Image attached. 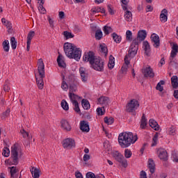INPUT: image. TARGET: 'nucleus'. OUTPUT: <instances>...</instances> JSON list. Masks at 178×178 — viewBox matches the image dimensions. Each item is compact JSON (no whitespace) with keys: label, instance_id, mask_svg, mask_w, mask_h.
Returning <instances> with one entry per match:
<instances>
[{"label":"nucleus","instance_id":"f257e3e1","mask_svg":"<svg viewBox=\"0 0 178 178\" xmlns=\"http://www.w3.org/2000/svg\"><path fill=\"white\" fill-rule=\"evenodd\" d=\"M137 140H138L137 134L134 135L131 132H122L118 136V143L122 148H128L131 144H134Z\"/></svg>","mask_w":178,"mask_h":178},{"label":"nucleus","instance_id":"f03ea898","mask_svg":"<svg viewBox=\"0 0 178 178\" xmlns=\"http://www.w3.org/2000/svg\"><path fill=\"white\" fill-rule=\"evenodd\" d=\"M147 38V32L144 30L138 32L137 38L134 39L129 49V56L134 58L138 51V44L143 42Z\"/></svg>","mask_w":178,"mask_h":178},{"label":"nucleus","instance_id":"7ed1b4c3","mask_svg":"<svg viewBox=\"0 0 178 178\" xmlns=\"http://www.w3.org/2000/svg\"><path fill=\"white\" fill-rule=\"evenodd\" d=\"M63 48L65 55L70 59L79 60L81 58V50H80V48L76 47L74 44L69 42L65 43Z\"/></svg>","mask_w":178,"mask_h":178},{"label":"nucleus","instance_id":"20e7f679","mask_svg":"<svg viewBox=\"0 0 178 178\" xmlns=\"http://www.w3.org/2000/svg\"><path fill=\"white\" fill-rule=\"evenodd\" d=\"M38 70L40 77H35L36 82L39 90H42L44 88V77H45V65H44V61L42 58L39 59L38 61Z\"/></svg>","mask_w":178,"mask_h":178},{"label":"nucleus","instance_id":"39448f33","mask_svg":"<svg viewBox=\"0 0 178 178\" xmlns=\"http://www.w3.org/2000/svg\"><path fill=\"white\" fill-rule=\"evenodd\" d=\"M140 106V103L136 99H132L129 101V102L127 103L126 106V111L127 112H136L137 109H138V107Z\"/></svg>","mask_w":178,"mask_h":178},{"label":"nucleus","instance_id":"423d86ee","mask_svg":"<svg viewBox=\"0 0 178 178\" xmlns=\"http://www.w3.org/2000/svg\"><path fill=\"white\" fill-rule=\"evenodd\" d=\"M90 65L95 70L104 72V60L101 59V57L96 58Z\"/></svg>","mask_w":178,"mask_h":178},{"label":"nucleus","instance_id":"0eeeda50","mask_svg":"<svg viewBox=\"0 0 178 178\" xmlns=\"http://www.w3.org/2000/svg\"><path fill=\"white\" fill-rule=\"evenodd\" d=\"M113 158H115L117 162H119V163H121L123 168H127L128 166L127 159H124V156L122 154L119 153V152H114L113 153Z\"/></svg>","mask_w":178,"mask_h":178},{"label":"nucleus","instance_id":"6e6552de","mask_svg":"<svg viewBox=\"0 0 178 178\" xmlns=\"http://www.w3.org/2000/svg\"><path fill=\"white\" fill-rule=\"evenodd\" d=\"M63 147L65 149H72V148H76V141L72 138H67L63 141Z\"/></svg>","mask_w":178,"mask_h":178},{"label":"nucleus","instance_id":"1a4fd4ad","mask_svg":"<svg viewBox=\"0 0 178 178\" xmlns=\"http://www.w3.org/2000/svg\"><path fill=\"white\" fill-rule=\"evenodd\" d=\"M97 58V57L95 56L94 52L88 51V53L84 54L83 59L84 62H89L90 65H91V63H94V61Z\"/></svg>","mask_w":178,"mask_h":178},{"label":"nucleus","instance_id":"9d476101","mask_svg":"<svg viewBox=\"0 0 178 178\" xmlns=\"http://www.w3.org/2000/svg\"><path fill=\"white\" fill-rule=\"evenodd\" d=\"M11 158L13 165L19 163V149L16 146H14L11 150Z\"/></svg>","mask_w":178,"mask_h":178},{"label":"nucleus","instance_id":"9b49d317","mask_svg":"<svg viewBox=\"0 0 178 178\" xmlns=\"http://www.w3.org/2000/svg\"><path fill=\"white\" fill-rule=\"evenodd\" d=\"M177 52H178V45L177 44H174L172 47V51H171L170 57L169 65H170L171 66H173L175 63H176L173 60V58H175L176 55H177Z\"/></svg>","mask_w":178,"mask_h":178},{"label":"nucleus","instance_id":"f8f14e48","mask_svg":"<svg viewBox=\"0 0 178 178\" xmlns=\"http://www.w3.org/2000/svg\"><path fill=\"white\" fill-rule=\"evenodd\" d=\"M152 43L153 44V47L154 48H158L159 47H161V40L159 39V35L156 33H153L151 35L150 37Z\"/></svg>","mask_w":178,"mask_h":178},{"label":"nucleus","instance_id":"ddd939ff","mask_svg":"<svg viewBox=\"0 0 178 178\" xmlns=\"http://www.w3.org/2000/svg\"><path fill=\"white\" fill-rule=\"evenodd\" d=\"M130 58H134V57L129 56V51H128V54L124 56L125 65H124L121 68V70L123 74H126V73H127V69H129V65H130Z\"/></svg>","mask_w":178,"mask_h":178},{"label":"nucleus","instance_id":"4468645a","mask_svg":"<svg viewBox=\"0 0 178 178\" xmlns=\"http://www.w3.org/2000/svg\"><path fill=\"white\" fill-rule=\"evenodd\" d=\"M145 77H150L151 79L155 77V73L151 67H147L143 70Z\"/></svg>","mask_w":178,"mask_h":178},{"label":"nucleus","instance_id":"2eb2a0df","mask_svg":"<svg viewBox=\"0 0 178 178\" xmlns=\"http://www.w3.org/2000/svg\"><path fill=\"white\" fill-rule=\"evenodd\" d=\"M143 51H145V55H147V56H149V55H151V45H149V42L145 40L143 42Z\"/></svg>","mask_w":178,"mask_h":178},{"label":"nucleus","instance_id":"dca6fc26","mask_svg":"<svg viewBox=\"0 0 178 178\" xmlns=\"http://www.w3.org/2000/svg\"><path fill=\"white\" fill-rule=\"evenodd\" d=\"M79 73L81 74V79L83 83H87L88 80V74L86 72V68L81 67L79 68Z\"/></svg>","mask_w":178,"mask_h":178},{"label":"nucleus","instance_id":"f3484780","mask_svg":"<svg viewBox=\"0 0 178 178\" xmlns=\"http://www.w3.org/2000/svg\"><path fill=\"white\" fill-rule=\"evenodd\" d=\"M61 129L65 131H70L72 130V126L69 124V122L66 120H62L60 121Z\"/></svg>","mask_w":178,"mask_h":178},{"label":"nucleus","instance_id":"a211bd4d","mask_svg":"<svg viewBox=\"0 0 178 178\" xmlns=\"http://www.w3.org/2000/svg\"><path fill=\"white\" fill-rule=\"evenodd\" d=\"M80 129L82 131H85L86 133H88L90 131V124H88V122L87 121H81L80 122Z\"/></svg>","mask_w":178,"mask_h":178},{"label":"nucleus","instance_id":"6ab92c4d","mask_svg":"<svg viewBox=\"0 0 178 178\" xmlns=\"http://www.w3.org/2000/svg\"><path fill=\"white\" fill-rule=\"evenodd\" d=\"M110 102L109 97H101L97 99V104L99 105H104V106H106L108 105Z\"/></svg>","mask_w":178,"mask_h":178},{"label":"nucleus","instance_id":"aec40b11","mask_svg":"<svg viewBox=\"0 0 178 178\" xmlns=\"http://www.w3.org/2000/svg\"><path fill=\"white\" fill-rule=\"evenodd\" d=\"M160 20L162 23H166V22H168V10H166V8L161 10L160 14Z\"/></svg>","mask_w":178,"mask_h":178},{"label":"nucleus","instance_id":"412c9836","mask_svg":"<svg viewBox=\"0 0 178 178\" xmlns=\"http://www.w3.org/2000/svg\"><path fill=\"white\" fill-rule=\"evenodd\" d=\"M8 169H10V173L12 178H17V176H19V169H17L16 167H9Z\"/></svg>","mask_w":178,"mask_h":178},{"label":"nucleus","instance_id":"4be33fe9","mask_svg":"<svg viewBox=\"0 0 178 178\" xmlns=\"http://www.w3.org/2000/svg\"><path fill=\"white\" fill-rule=\"evenodd\" d=\"M159 158L161 161H168V152L165 149H160L159 151Z\"/></svg>","mask_w":178,"mask_h":178},{"label":"nucleus","instance_id":"5701e85b","mask_svg":"<svg viewBox=\"0 0 178 178\" xmlns=\"http://www.w3.org/2000/svg\"><path fill=\"white\" fill-rule=\"evenodd\" d=\"M148 168L149 169V172L152 175L155 173V163L152 159H149L148 161Z\"/></svg>","mask_w":178,"mask_h":178},{"label":"nucleus","instance_id":"b1692460","mask_svg":"<svg viewBox=\"0 0 178 178\" xmlns=\"http://www.w3.org/2000/svg\"><path fill=\"white\" fill-rule=\"evenodd\" d=\"M31 173L33 178H39L40 177V169L37 168L33 167L32 169H31Z\"/></svg>","mask_w":178,"mask_h":178},{"label":"nucleus","instance_id":"393cba45","mask_svg":"<svg viewBox=\"0 0 178 178\" xmlns=\"http://www.w3.org/2000/svg\"><path fill=\"white\" fill-rule=\"evenodd\" d=\"M149 124L152 129H154V130H159V127H158V122L155 121L154 119H150L149 121Z\"/></svg>","mask_w":178,"mask_h":178},{"label":"nucleus","instance_id":"a878e982","mask_svg":"<svg viewBox=\"0 0 178 178\" xmlns=\"http://www.w3.org/2000/svg\"><path fill=\"white\" fill-rule=\"evenodd\" d=\"M113 40H114V42H116V44H120L122 42V36L118 35L116 33H113L111 34Z\"/></svg>","mask_w":178,"mask_h":178},{"label":"nucleus","instance_id":"bb28decb","mask_svg":"<svg viewBox=\"0 0 178 178\" xmlns=\"http://www.w3.org/2000/svg\"><path fill=\"white\" fill-rule=\"evenodd\" d=\"M124 13V17L127 22H131L133 20V14L128 10Z\"/></svg>","mask_w":178,"mask_h":178},{"label":"nucleus","instance_id":"cd10ccee","mask_svg":"<svg viewBox=\"0 0 178 178\" xmlns=\"http://www.w3.org/2000/svg\"><path fill=\"white\" fill-rule=\"evenodd\" d=\"M171 84L173 88H178V78L177 76H172L171 77Z\"/></svg>","mask_w":178,"mask_h":178},{"label":"nucleus","instance_id":"c85d7f7f","mask_svg":"<svg viewBox=\"0 0 178 178\" xmlns=\"http://www.w3.org/2000/svg\"><path fill=\"white\" fill-rule=\"evenodd\" d=\"M69 97H70V99L72 101V104H74V101H77V99H81L80 96L72 92H69Z\"/></svg>","mask_w":178,"mask_h":178},{"label":"nucleus","instance_id":"c756f323","mask_svg":"<svg viewBox=\"0 0 178 178\" xmlns=\"http://www.w3.org/2000/svg\"><path fill=\"white\" fill-rule=\"evenodd\" d=\"M63 56L61 55H59L57 58V63L59 66V67H66V63H65V61L63 59H62Z\"/></svg>","mask_w":178,"mask_h":178},{"label":"nucleus","instance_id":"7c9ffc66","mask_svg":"<svg viewBox=\"0 0 178 178\" xmlns=\"http://www.w3.org/2000/svg\"><path fill=\"white\" fill-rule=\"evenodd\" d=\"M147 127V118H145V114H143L140 121V128L145 129Z\"/></svg>","mask_w":178,"mask_h":178},{"label":"nucleus","instance_id":"2f4dec72","mask_svg":"<svg viewBox=\"0 0 178 178\" xmlns=\"http://www.w3.org/2000/svg\"><path fill=\"white\" fill-rule=\"evenodd\" d=\"M81 104H82V106L83 108V109H86V111L90 109V102H88V100L87 99H82L81 101Z\"/></svg>","mask_w":178,"mask_h":178},{"label":"nucleus","instance_id":"473e14b6","mask_svg":"<svg viewBox=\"0 0 178 178\" xmlns=\"http://www.w3.org/2000/svg\"><path fill=\"white\" fill-rule=\"evenodd\" d=\"M126 40L127 41H129V42H131L133 41V33L131 31L128 30L126 32Z\"/></svg>","mask_w":178,"mask_h":178},{"label":"nucleus","instance_id":"72a5a7b5","mask_svg":"<svg viewBox=\"0 0 178 178\" xmlns=\"http://www.w3.org/2000/svg\"><path fill=\"white\" fill-rule=\"evenodd\" d=\"M108 67L110 69L115 67V58L112 55L110 56Z\"/></svg>","mask_w":178,"mask_h":178},{"label":"nucleus","instance_id":"f704fd0d","mask_svg":"<svg viewBox=\"0 0 178 178\" xmlns=\"http://www.w3.org/2000/svg\"><path fill=\"white\" fill-rule=\"evenodd\" d=\"M165 84V81H160V82H159L156 86V90H157L158 91H160V92H162V91H163V86Z\"/></svg>","mask_w":178,"mask_h":178},{"label":"nucleus","instance_id":"c9c22d12","mask_svg":"<svg viewBox=\"0 0 178 178\" xmlns=\"http://www.w3.org/2000/svg\"><path fill=\"white\" fill-rule=\"evenodd\" d=\"M103 33H102V31H101V29L97 30L95 32V38H96V40H99L102 39L103 37Z\"/></svg>","mask_w":178,"mask_h":178},{"label":"nucleus","instance_id":"e433bc0d","mask_svg":"<svg viewBox=\"0 0 178 178\" xmlns=\"http://www.w3.org/2000/svg\"><path fill=\"white\" fill-rule=\"evenodd\" d=\"M99 48L101 49V52L104 54V56H106V55H108V47H106V45L105 44H100Z\"/></svg>","mask_w":178,"mask_h":178},{"label":"nucleus","instance_id":"4c0bfd02","mask_svg":"<svg viewBox=\"0 0 178 178\" xmlns=\"http://www.w3.org/2000/svg\"><path fill=\"white\" fill-rule=\"evenodd\" d=\"M68 84L72 85V84H75L76 83V78L74 77V75L71 74L68 76L67 80Z\"/></svg>","mask_w":178,"mask_h":178},{"label":"nucleus","instance_id":"58836bf2","mask_svg":"<svg viewBox=\"0 0 178 178\" xmlns=\"http://www.w3.org/2000/svg\"><path fill=\"white\" fill-rule=\"evenodd\" d=\"M3 49L5 52H9V40H4L3 42Z\"/></svg>","mask_w":178,"mask_h":178},{"label":"nucleus","instance_id":"ea45409f","mask_svg":"<svg viewBox=\"0 0 178 178\" xmlns=\"http://www.w3.org/2000/svg\"><path fill=\"white\" fill-rule=\"evenodd\" d=\"M104 120V123H106V124H113L115 122V118L113 117H110L109 118H108V117H105Z\"/></svg>","mask_w":178,"mask_h":178},{"label":"nucleus","instance_id":"a19ab883","mask_svg":"<svg viewBox=\"0 0 178 178\" xmlns=\"http://www.w3.org/2000/svg\"><path fill=\"white\" fill-rule=\"evenodd\" d=\"M10 44H11L12 49H16L17 47V42H16V38H15V37H12L10 38Z\"/></svg>","mask_w":178,"mask_h":178},{"label":"nucleus","instance_id":"79ce46f5","mask_svg":"<svg viewBox=\"0 0 178 178\" xmlns=\"http://www.w3.org/2000/svg\"><path fill=\"white\" fill-rule=\"evenodd\" d=\"M61 108H63L64 111H69V104H67V102H66V100L63 99L61 101Z\"/></svg>","mask_w":178,"mask_h":178},{"label":"nucleus","instance_id":"37998d69","mask_svg":"<svg viewBox=\"0 0 178 178\" xmlns=\"http://www.w3.org/2000/svg\"><path fill=\"white\" fill-rule=\"evenodd\" d=\"M4 26H6V29H8V34H12V23L7 21L6 24H4Z\"/></svg>","mask_w":178,"mask_h":178},{"label":"nucleus","instance_id":"c03bdc74","mask_svg":"<svg viewBox=\"0 0 178 178\" xmlns=\"http://www.w3.org/2000/svg\"><path fill=\"white\" fill-rule=\"evenodd\" d=\"M63 35L66 40H69V38H73L74 37V35L67 31L63 32Z\"/></svg>","mask_w":178,"mask_h":178},{"label":"nucleus","instance_id":"a18cd8bd","mask_svg":"<svg viewBox=\"0 0 178 178\" xmlns=\"http://www.w3.org/2000/svg\"><path fill=\"white\" fill-rule=\"evenodd\" d=\"M168 134L170 136H175L176 134V129L175 127L172 126L170 127L167 131Z\"/></svg>","mask_w":178,"mask_h":178},{"label":"nucleus","instance_id":"49530a36","mask_svg":"<svg viewBox=\"0 0 178 178\" xmlns=\"http://www.w3.org/2000/svg\"><path fill=\"white\" fill-rule=\"evenodd\" d=\"M103 31L104 34L108 35L110 33H112V28L111 26H104L103 28Z\"/></svg>","mask_w":178,"mask_h":178},{"label":"nucleus","instance_id":"de8ad7c7","mask_svg":"<svg viewBox=\"0 0 178 178\" xmlns=\"http://www.w3.org/2000/svg\"><path fill=\"white\" fill-rule=\"evenodd\" d=\"M35 35V33L34 31H30L28 33L27 42H31V40H33Z\"/></svg>","mask_w":178,"mask_h":178},{"label":"nucleus","instance_id":"09e8293b","mask_svg":"<svg viewBox=\"0 0 178 178\" xmlns=\"http://www.w3.org/2000/svg\"><path fill=\"white\" fill-rule=\"evenodd\" d=\"M9 154H10V150H9V148L8 147H4L3 149V152H2V155L3 156H5L6 158H8V156H9Z\"/></svg>","mask_w":178,"mask_h":178},{"label":"nucleus","instance_id":"8fccbe9b","mask_svg":"<svg viewBox=\"0 0 178 178\" xmlns=\"http://www.w3.org/2000/svg\"><path fill=\"white\" fill-rule=\"evenodd\" d=\"M133 155V153L131 152V150L129 149H125L124 150V156L127 159L131 158V156Z\"/></svg>","mask_w":178,"mask_h":178},{"label":"nucleus","instance_id":"3c124183","mask_svg":"<svg viewBox=\"0 0 178 178\" xmlns=\"http://www.w3.org/2000/svg\"><path fill=\"white\" fill-rule=\"evenodd\" d=\"M122 3V9L123 10H127V5L129 4V2H130V0H120Z\"/></svg>","mask_w":178,"mask_h":178},{"label":"nucleus","instance_id":"603ef678","mask_svg":"<svg viewBox=\"0 0 178 178\" xmlns=\"http://www.w3.org/2000/svg\"><path fill=\"white\" fill-rule=\"evenodd\" d=\"M72 104L74 106V109L75 112H76V113H80V107H79V102H77V101H74V103H72Z\"/></svg>","mask_w":178,"mask_h":178},{"label":"nucleus","instance_id":"864d4df0","mask_svg":"<svg viewBox=\"0 0 178 178\" xmlns=\"http://www.w3.org/2000/svg\"><path fill=\"white\" fill-rule=\"evenodd\" d=\"M158 143V134H154L152 138V147H155Z\"/></svg>","mask_w":178,"mask_h":178},{"label":"nucleus","instance_id":"5fc2aeb1","mask_svg":"<svg viewBox=\"0 0 178 178\" xmlns=\"http://www.w3.org/2000/svg\"><path fill=\"white\" fill-rule=\"evenodd\" d=\"M77 90V86H76V83H72L70 85V92L71 93L76 92Z\"/></svg>","mask_w":178,"mask_h":178},{"label":"nucleus","instance_id":"6e6d98bb","mask_svg":"<svg viewBox=\"0 0 178 178\" xmlns=\"http://www.w3.org/2000/svg\"><path fill=\"white\" fill-rule=\"evenodd\" d=\"M61 88H62V90H63L64 91H67V90H69V86L67 85V83H66V81H62Z\"/></svg>","mask_w":178,"mask_h":178},{"label":"nucleus","instance_id":"4d7b16f0","mask_svg":"<svg viewBox=\"0 0 178 178\" xmlns=\"http://www.w3.org/2000/svg\"><path fill=\"white\" fill-rule=\"evenodd\" d=\"M19 133L22 134L24 138H27L29 137V132L26 131L24 129H21Z\"/></svg>","mask_w":178,"mask_h":178},{"label":"nucleus","instance_id":"13d9d810","mask_svg":"<svg viewBox=\"0 0 178 178\" xmlns=\"http://www.w3.org/2000/svg\"><path fill=\"white\" fill-rule=\"evenodd\" d=\"M38 10L42 15H45V13H47V10H45V8H44V6H42V4L39 5Z\"/></svg>","mask_w":178,"mask_h":178},{"label":"nucleus","instance_id":"bf43d9fd","mask_svg":"<svg viewBox=\"0 0 178 178\" xmlns=\"http://www.w3.org/2000/svg\"><path fill=\"white\" fill-rule=\"evenodd\" d=\"M91 12L92 13H93V15L95 13H99V12H101V7H95L91 9Z\"/></svg>","mask_w":178,"mask_h":178},{"label":"nucleus","instance_id":"052dcab7","mask_svg":"<svg viewBox=\"0 0 178 178\" xmlns=\"http://www.w3.org/2000/svg\"><path fill=\"white\" fill-rule=\"evenodd\" d=\"M9 90H10V87H9V83L6 82L4 86H3V90L6 92H8L9 91Z\"/></svg>","mask_w":178,"mask_h":178},{"label":"nucleus","instance_id":"680f3d73","mask_svg":"<svg viewBox=\"0 0 178 178\" xmlns=\"http://www.w3.org/2000/svg\"><path fill=\"white\" fill-rule=\"evenodd\" d=\"M97 115H99L100 116H102L105 115V111H102V108H97Z\"/></svg>","mask_w":178,"mask_h":178},{"label":"nucleus","instance_id":"e2e57ef3","mask_svg":"<svg viewBox=\"0 0 178 178\" xmlns=\"http://www.w3.org/2000/svg\"><path fill=\"white\" fill-rule=\"evenodd\" d=\"M107 8H108V13H110V15H115V12H113V8H112L111 5H108Z\"/></svg>","mask_w":178,"mask_h":178},{"label":"nucleus","instance_id":"0e129e2a","mask_svg":"<svg viewBox=\"0 0 178 178\" xmlns=\"http://www.w3.org/2000/svg\"><path fill=\"white\" fill-rule=\"evenodd\" d=\"M86 178H97V177H95V174L92 172H87Z\"/></svg>","mask_w":178,"mask_h":178},{"label":"nucleus","instance_id":"69168bd1","mask_svg":"<svg viewBox=\"0 0 178 178\" xmlns=\"http://www.w3.org/2000/svg\"><path fill=\"white\" fill-rule=\"evenodd\" d=\"M90 156L89 154H84L83 158V161L88 162V161H90Z\"/></svg>","mask_w":178,"mask_h":178},{"label":"nucleus","instance_id":"338daca9","mask_svg":"<svg viewBox=\"0 0 178 178\" xmlns=\"http://www.w3.org/2000/svg\"><path fill=\"white\" fill-rule=\"evenodd\" d=\"M172 159L174 162H178V156L176 153H172Z\"/></svg>","mask_w":178,"mask_h":178},{"label":"nucleus","instance_id":"774afa93","mask_svg":"<svg viewBox=\"0 0 178 178\" xmlns=\"http://www.w3.org/2000/svg\"><path fill=\"white\" fill-rule=\"evenodd\" d=\"M140 178H147V173L145 172V171L142 170L140 172Z\"/></svg>","mask_w":178,"mask_h":178}]
</instances>
